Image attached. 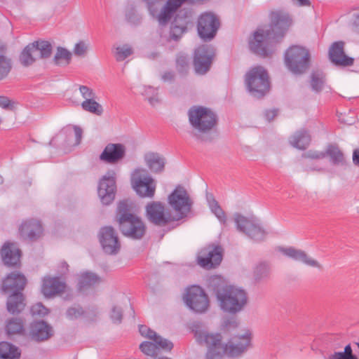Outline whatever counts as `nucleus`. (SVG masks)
Returning a JSON list of instances; mask_svg holds the SVG:
<instances>
[{
    "label": "nucleus",
    "instance_id": "obj_36",
    "mask_svg": "<svg viewBox=\"0 0 359 359\" xmlns=\"http://www.w3.org/2000/svg\"><path fill=\"white\" fill-rule=\"evenodd\" d=\"M72 53L67 48L58 46L53 57V62L56 65H67L72 60Z\"/></svg>",
    "mask_w": 359,
    "mask_h": 359
},
{
    "label": "nucleus",
    "instance_id": "obj_58",
    "mask_svg": "<svg viewBox=\"0 0 359 359\" xmlns=\"http://www.w3.org/2000/svg\"><path fill=\"white\" fill-rule=\"evenodd\" d=\"M158 93V89L154 88L152 86H146L144 87V90L142 91V95L145 96L146 99L148 100L149 97L154 95Z\"/></svg>",
    "mask_w": 359,
    "mask_h": 359
},
{
    "label": "nucleus",
    "instance_id": "obj_17",
    "mask_svg": "<svg viewBox=\"0 0 359 359\" xmlns=\"http://www.w3.org/2000/svg\"><path fill=\"white\" fill-rule=\"evenodd\" d=\"M223 249L219 245H209L203 248L198 257V264L205 269H215L222 260Z\"/></svg>",
    "mask_w": 359,
    "mask_h": 359
},
{
    "label": "nucleus",
    "instance_id": "obj_31",
    "mask_svg": "<svg viewBox=\"0 0 359 359\" xmlns=\"http://www.w3.org/2000/svg\"><path fill=\"white\" fill-rule=\"evenodd\" d=\"M325 156L330 157V161L334 165H346V159L343 152L336 144H330L327 147Z\"/></svg>",
    "mask_w": 359,
    "mask_h": 359
},
{
    "label": "nucleus",
    "instance_id": "obj_34",
    "mask_svg": "<svg viewBox=\"0 0 359 359\" xmlns=\"http://www.w3.org/2000/svg\"><path fill=\"white\" fill-rule=\"evenodd\" d=\"M35 46L39 59H47L50 57L53 52L52 44L45 40H37L32 42Z\"/></svg>",
    "mask_w": 359,
    "mask_h": 359
},
{
    "label": "nucleus",
    "instance_id": "obj_57",
    "mask_svg": "<svg viewBox=\"0 0 359 359\" xmlns=\"http://www.w3.org/2000/svg\"><path fill=\"white\" fill-rule=\"evenodd\" d=\"M330 359H358L356 355H346L342 352H334L330 356Z\"/></svg>",
    "mask_w": 359,
    "mask_h": 359
},
{
    "label": "nucleus",
    "instance_id": "obj_6",
    "mask_svg": "<svg viewBox=\"0 0 359 359\" xmlns=\"http://www.w3.org/2000/svg\"><path fill=\"white\" fill-rule=\"evenodd\" d=\"M26 283L25 276L19 272H12L4 280L3 290L5 292H12L6 302L7 311L12 315L20 313L25 307V297L22 291Z\"/></svg>",
    "mask_w": 359,
    "mask_h": 359
},
{
    "label": "nucleus",
    "instance_id": "obj_51",
    "mask_svg": "<svg viewBox=\"0 0 359 359\" xmlns=\"http://www.w3.org/2000/svg\"><path fill=\"white\" fill-rule=\"evenodd\" d=\"M79 91L85 100L95 99L96 95L93 90L87 86H80Z\"/></svg>",
    "mask_w": 359,
    "mask_h": 359
},
{
    "label": "nucleus",
    "instance_id": "obj_46",
    "mask_svg": "<svg viewBox=\"0 0 359 359\" xmlns=\"http://www.w3.org/2000/svg\"><path fill=\"white\" fill-rule=\"evenodd\" d=\"M174 13L175 11L165 4L158 15V20L159 22L162 25L167 24L171 20Z\"/></svg>",
    "mask_w": 359,
    "mask_h": 359
},
{
    "label": "nucleus",
    "instance_id": "obj_23",
    "mask_svg": "<svg viewBox=\"0 0 359 359\" xmlns=\"http://www.w3.org/2000/svg\"><path fill=\"white\" fill-rule=\"evenodd\" d=\"M19 233L23 238L34 241L41 236L43 227L39 221L30 219L22 223Z\"/></svg>",
    "mask_w": 359,
    "mask_h": 359
},
{
    "label": "nucleus",
    "instance_id": "obj_62",
    "mask_svg": "<svg viewBox=\"0 0 359 359\" xmlns=\"http://www.w3.org/2000/svg\"><path fill=\"white\" fill-rule=\"evenodd\" d=\"M278 114V110L273 109V110H267L265 112V117L266 119L269 121H272Z\"/></svg>",
    "mask_w": 359,
    "mask_h": 359
},
{
    "label": "nucleus",
    "instance_id": "obj_2",
    "mask_svg": "<svg viewBox=\"0 0 359 359\" xmlns=\"http://www.w3.org/2000/svg\"><path fill=\"white\" fill-rule=\"evenodd\" d=\"M208 289L215 295L222 311L236 314L243 309L248 302L246 292L241 288L228 285L219 276H214L208 280Z\"/></svg>",
    "mask_w": 359,
    "mask_h": 359
},
{
    "label": "nucleus",
    "instance_id": "obj_28",
    "mask_svg": "<svg viewBox=\"0 0 359 359\" xmlns=\"http://www.w3.org/2000/svg\"><path fill=\"white\" fill-rule=\"evenodd\" d=\"M21 354L20 348L12 343L0 342V359H20Z\"/></svg>",
    "mask_w": 359,
    "mask_h": 359
},
{
    "label": "nucleus",
    "instance_id": "obj_63",
    "mask_svg": "<svg viewBox=\"0 0 359 359\" xmlns=\"http://www.w3.org/2000/svg\"><path fill=\"white\" fill-rule=\"evenodd\" d=\"M147 100H148V102H149V104L151 106H153V107L156 106L157 104H158L160 103V99L158 97V93H157L154 95H152L151 97H149Z\"/></svg>",
    "mask_w": 359,
    "mask_h": 359
},
{
    "label": "nucleus",
    "instance_id": "obj_13",
    "mask_svg": "<svg viewBox=\"0 0 359 359\" xmlns=\"http://www.w3.org/2000/svg\"><path fill=\"white\" fill-rule=\"evenodd\" d=\"M216 53L215 48L210 44L198 46L194 50L193 65L197 74H206L211 67Z\"/></svg>",
    "mask_w": 359,
    "mask_h": 359
},
{
    "label": "nucleus",
    "instance_id": "obj_48",
    "mask_svg": "<svg viewBox=\"0 0 359 359\" xmlns=\"http://www.w3.org/2000/svg\"><path fill=\"white\" fill-rule=\"evenodd\" d=\"M156 342L158 351L160 349L170 351L173 348V344L166 338H149Z\"/></svg>",
    "mask_w": 359,
    "mask_h": 359
},
{
    "label": "nucleus",
    "instance_id": "obj_16",
    "mask_svg": "<svg viewBox=\"0 0 359 359\" xmlns=\"http://www.w3.org/2000/svg\"><path fill=\"white\" fill-rule=\"evenodd\" d=\"M116 172L109 170L100 180L97 194L103 205H108L111 204L115 198L116 192Z\"/></svg>",
    "mask_w": 359,
    "mask_h": 359
},
{
    "label": "nucleus",
    "instance_id": "obj_43",
    "mask_svg": "<svg viewBox=\"0 0 359 359\" xmlns=\"http://www.w3.org/2000/svg\"><path fill=\"white\" fill-rule=\"evenodd\" d=\"M172 23L187 31L189 26L192 25V20L191 16L184 13L183 15L177 14Z\"/></svg>",
    "mask_w": 359,
    "mask_h": 359
},
{
    "label": "nucleus",
    "instance_id": "obj_49",
    "mask_svg": "<svg viewBox=\"0 0 359 359\" xmlns=\"http://www.w3.org/2000/svg\"><path fill=\"white\" fill-rule=\"evenodd\" d=\"M110 319L114 324H120L122 322L123 311L121 307L114 306L110 312Z\"/></svg>",
    "mask_w": 359,
    "mask_h": 359
},
{
    "label": "nucleus",
    "instance_id": "obj_40",
    "mask_svg": "<svg viewBox=\"0 0 359 359\" xmlns=\"http://www.w3.org/2000/svg\"><path fill=\"white\" fill-rule=\"evenodd\" d=\"M239 323L235 317H224L220 324V331L223 334H229L238 327Z\"/></svg>",
    "mask_w": 359,
    "mask_h": 359
},
{
    "label": "nucleus",
    "instance_id": "obj_1",
    "mask_svg": "<svg viewBox=\"0 0 359 359\" xmlns=\"http://www.w3.org/2000/svg\"><path fill=\"white\" fill-rule=\"evenodd\" d=\"M271 23L266 29L257 28L253 38L249 41L250 50L262 57L272 54L273 43L281 40L292 24L290 15L282 11H274L270 15Z\"/></svg>",
    "mask_w": 359,
    "mask_h": 359
},
{
    "label": "nucleus",
    "instance_id": "obj_50",
    "mask_svg": "<svg viewBox=\"0 0 359 359\" xmlns=\"http://www.w3.org/2000/svg\"><path fill=\"white\" fill-rule=\"evenodd\" d=\"M185 32H187L186 30L172 23L170 31V38L174 41H178Z\"/></svg>",
    "mask_w": 359,
    "mask_h": 359
},
{
    "label": "nucleus",
    "instance_id": "obj_3",
    "mask_svg": "<svg viewBox=\"0 0 359 359\" xmlns=\"http://www.w3.org/2000/svg\"><path fill=\"white\" fill-rule=\"evenodd\" d=\"M187 116L192 129L191 136L200 142H212L215 139L212 131L218 123L217 114L210 108L193 106L188 110Z\"/></svg>",
    "mask_w": 359,
    "mask_h": 359
},
{
    "label": "nucleus",
    "instance_id": "obj_30",
    "mask_svg": "<svg viewBox=\"0 0 359 359\" xmlns=\"http://www.w3.org/2000/svg\"><path fill=\"white\" fill-rule=\"evenodd\" d=\"M310 142L311 137L306 130L297 131L290 139L291 145L300 150L306 149Z\"/></svg>",
    "mask_w": 359,
    "mask_h": 359
},
{
    "label": "nucleus",
    "instance_id": "obj_47",
    "mask_svg": "<svg viewBox=\"0 0 359 359\" xmlns=\"http://www.w3.org/2000/svg\"><path fill=\"white\" fill-rule=\"evenodd\" d=\"M30 311L33 316L43 317L48 313V309L41 302L34 304Z\"/></svg>",
    "mask_w": 359,
    "mask_h": 359
},
{
    "label": "nucleus",
    "instance_id": "obj_20",
    "mask_svg": "<svg viewBox=\"0 0 359 359\" xmlns=\"http://www.w3.org/2000/svg\"><path fill=\"white\" fill-rule=\"evenodd\" d=\"M329 58L337 66L349 67L353 65L354 59L348 57L344 52V42H334L329 48Z\"/></svg>",
    "mask_w": 359,
    "mask_h": 359
},
{
    "label": "nucleus",
    "instance_id": "obj_10",
    "mask_svg": "<svg viewBox=\"0 0 359 359\" xmlns=\"http://www.w3.org/2000/svg\"><path fill=\"white\" fill-rule=\"evenodd\" d=\"M233 217L238 231L245 233L255 241L259 242L265 239L268 233L256 217H247L240 213L234 214Z\"/></svg>",
    "mask_w": 359,
    "mask_h": 359
},
{
    "label": "nucleus",
    "instance_id": "obj_54",
    "mask_svg": "<svg viewBox=\"0 0 359 359\" xmlns=\"http://www.w3.org/2000/svg\"><path fill=\"white\" fill-rule=\"evenodd\" d=\"M87 46L83 41L76 43L74 48V53L77 56H83L86 52Z\"/></svg>",
    "mask_w": 359,
    "mask_h": 359
},
{
    "label": "nucleus",
    "instance_id": "obj_32",
    "mask_svg": "<svg viewBox=\"0 0 359 359\" xmlns=\"http://www.w3.org/2000/svg\"><path fill=\"white\" fill-rule=\"evenodd\" d=\"M5 331L8 335L24 334L25 327L21 318H11L6 320Z\"/></svg>",
    "mask_w": 359,
    "mask_h": 359
},
{
    "label": "nucleus",
    "instance_id": "obj_38",
    "mask_svg": "<svg viewBox=\"0 0 359 359\" xmlns=\"http://www.w3.org/2000/svg\"><path fill=\"white\" fill-rule=\"evenodd\" d=\"M207 199L212 213H214L221 223L225 224L226 220V214L218 202L212 196H208Z\"/></svg>",
    "mask_w": 359,
    "mask_h": 359
},
{
    "label": "nucleus",
    "instance_id": "obj_14",
    "mask_svg": "<svg viewBox=\"0 0 359 359\" xmlns=\"http://www.w3.org/2000/svg\"><path fill=\"white\" fill-rule=\"evenodd\" d=\"M220 27L217 16L212 12L201 13L197 20V32L203 41H210L216 36Z\"/></svg>",
    "mask_w": 359,
    "mask_h": 359
},
{
    "label": "nucleus",
    "instance_id": "obj_22",
    "mask_svg": "<svg viewBox=\"0 0 359 359\" xmlns=\"http://www.w3.org/2000/svg\"><path fill=\"white\" fill-rule=\"evenodd\" d=\"M66 283L59 277H45L41 285V293L46 298L54 297L65 291Z\"/></svg>",
    "mask_w": 359,
    "mask_h": 359
},
{
    "label": "nucleus",
    "instance_id": "obj_53",
    "mask_svg": "<svg viewBox=\"0 0 359 359\" xmlns=\"http://www.w3.org/2000/svg\"><path fill=\"white\" fill-rule=\"evenodd\" d=\"M14 102H12L8 97L0 96V107L6 110H13Z\"/></svg>",
    "mask_w": 359,
    "mask_h": 359
},
{
    "label": "nucleus",
    "instance_id": "obj_33",
    "mask_svg": "<svg viewBox=\"0 0 359 359\" xmlns=\"http://www.w3.org/2000/svg\"><path fill=\"white\" fill-rule=\"evenodd\" d=\"M186 327L194 337H221V333L209 334L205 325L200 321H193L187 323Z\"/></svg>",
    "mask_w": 359,
    "mask_h": 359
},
{
    "label": "nucleus",
    "instance_id": "obj_15",
    "mask_svg": "<svg viewBox=\"0 0 359 359\" xmlns=\"http://www.w3.org/2000/svg\"><path fill=\"white\" fill-rule=\"evenodd\" d=\"M184 299L187 306L196 313H204L209 307L208 297L200 286L193 285L189 287Z\"/></svg>",
    "mask_w": 359,
    "mask_h": 359
},
{
    "label": "nucleus",
    "instance_id": "obj_60",
    "mask_svg": "<svg viewBox=\"0 0 359 359\" xmlns=\"http://www.w3.org/2000/svg\"><path fill=\"white\" fill-rule=\"evenodd\" d=\"M142 1L147 4L148 10L150 11L151 13L153 14L154 12L156 11L155 5L158 3V0H142Z\"/></svg>",
    "mask_w": 359,
    "mask_h": 359
},
{
    "label": "nucleus",
    "instance_id": "obj_45",
    "mask_svg": "<svg viewBox=\"0 0 359 359\" xmlns=\"http://www.w3.org/2000/svg\"><path fill=\"white\" fill-rule=\"evenodd\" d=\"M140 348L142 353L147 355H154L157 353V344L156 342L153 341H144L140 345Z\"/></svg>",
    "mask_w": 359,
    "mask_h": 359
},
{
    "label": "nucleus",
    "instance_id": "obj_26",
    "mask_svg": "<svg viewBox=\"0 0 359 359\" xmlns=\"http://www.w3.org/2000/svg\"><path fill=\"white\" fill-rule=\"evenodd\" d=\"M30 337H53V327L43 320L32 322L29 325Z\"/></svg>",
    "mask_w": 359,
    "mask_h": 359
},
{
    "label": "nucleus",
    "instance_id": "obj_59",
    "mask_svg": "<svg viewBox=\"0 0 359 359\" xmlns=\"http://www.w3.org/2000/svg\"><path fill=\"white\" fill-rule=\"evenodd\" d=\"M74 130L76 137V144H79L82 138V129L79 126H74Z\"/></svg>",
    "mask_w": 359,
    "mask_h": 359
},
{
    "label": "nucleus",
    "instance_id": "obj_39",
    "mask_svg": "<svg viewBox=\"0 0 359 359\" xmlns=\"http://www.w3.org/2000/svg\"><path fill=\"white\" fill-rule=\"evenodd\" d=\"M271 274V267L266 262H261L257 265L254 271V276L257 281L266 280Z\"/></svg>",
    "mask_w": 359,
    "mask_h": 359
},
{
    "label": "nucleus",
    "instance_id": "obj_44",
    "mask_svg": "<svg viewBox=\"0 0 359 359\" xmlns=\"http://www.w3.org/2000/svg\"><path fill=\"white\" fill-rule=\"evenodd\" d=\"M133 53L132 48L125 44L123 46H118L116 48L115 57L118 62H121L126 59L128 57Z\"/></svg>",
    "mask_w": 359,
    "mask_h": 359
},
{
    "label": "nucleus",
    "instance_id": "obj_11",
    "mask_svg": "<svg viewBox=\"0 0 359 359\" xmlns=\"http://www.w3.org/2000/svg\"><path fill=\"white\" fill-rule=\"evenodd\" d=\"M131 184L136 193L142 198H154L156 189L155 180L144 169H137L131 177Z\"/></svg>",
    "mask_w": 359,
    "mask_h": 359
},
{
    "label": "nucleus",
    "instance_id": "obj_18",
    "mask_svg": "<svg viewBox=\"0 0 359 359\" xmlns=\"http://www.w3.org/2000/svg\"><path fill=\"white\" fill-rule=\"evenodd\" d=\"M99 241L103 251L108 255H116L121 243L116 230L111 226L102 227L99 232Z\"/></svg>",
    "mask_w": 359,
    "mask_h": 359
},
{
    "label": "nucleus",
    "instance_id": "obj_4",
    "mask_svg": "<svg viewBox=\"0 0 359 359\" xmlns=\"http://www.w3.org/2000/svg\"><path fill=\"white\" fill-rule=\"evenodd\" d=\"M198 344L203 342L208 346L205 359H222L224 355L229 358L241 356L251 346V338H238L236 342L224 344L222 338H197Z\"/></svg>",
    "mask_w": 359,
    "mask_h": 359
},
{
    "label": "nucleus",
    "instance_id": "obj_8",
    "mask_svg": "<svg viewBox=\"0 0 359 359\" xmlns=\"http://www.w3.org/2000/svg\"><path fill=\"white\" fill-rule=\"evenodd\" d=\"M168 203L176 213L173 216L175 220L179 221L187 217L191 212L194 202L186 189L179 184L168 195Z\"/></svg>",
    "mask_w": 359,
    "mask_h": 359
},
{
    "label": "nucleus",
    "instance_id": "obj_25",
    "mask_svg": "<svg viewBox=\"0 0 359 359\" xmlns=\"http://www.w3.org/2000/svg\"><path fill=\"white\" fill-rule=\"evenodd\" d=\"M144 158L152 172L161 173L164 170L165 159L158 153L149 152L144 155Z\"/></svg>",
    "mask_w": 359,
    "mask_h": 359
},
{
    "label": "nucleus",
    "instance_id": "obj_29",
    "mask_svg": "<svg viewBox=\"0 0 359 359\" xmlns=\"http://www.w3.org/2000/svg\"><path fill=\"white\" fill-rule=\"evenodd\" d=\"M101 282V278L95 273L85 271L81 273L78 280L79 290L90 288Z\"/></svg>",
    "mask_w": 359,
    "mask_h": 359
},
{
    "label": "nucleus",
    "instance_id": "obj_64",
    "mask_svg": "<svg viewBox=\"0 0 359 359\" xmlns=\"http://www.w3.org/2000/svg\"><path fill=\"white\" fill-rule=\"evenodd\" d=\"M126 16L127 20L130 22L135 23L138 20V19H137V16L135 15V13L133 12V11H131L129 13H126Z\"/></svg>",
    "mask_w": 359,
    "mask_h": 359
},
{
    "label": "nucleus",
    "instance_id": "obj_37",
    "mask_svg": "<svg viewBox=\"0 0 359 359\" xmlns=\"http://www.w3.org/2000/svg\"><path fill=\"white\" fill-rule=\"evenodd\" d=\"M175 67L178 73L182 76L188 74L189 70V57L187 54L180 53L176 56Z\"/></svg>",
    "mask_w": 359,
    "mask_h": 359
},
{
    "label": "nucleus",
    "instance_id": "obj_9",
    "mask_svg": "<svg viewBox=\"0 0 359 359\" xmlns=\"http://www.w3.org/2000/svg\"><path fill=\"white\" fill-rule=\"evenodd\" d=\"M285 62L287 68L294 74H303L309 67V51L299 46H292L285 53Z\"/></svg>",
    "mask_w": 359,
    "mask_h": 359
},
{
    "label": "nucleus",
    "instance_id": "obj_12",
    "mask_svg": "<svg viewBox=\"0 0 359 359\" xmlns=\"http://www.w3.org/2000/svg\"><path fill=\"white\" fill-rule=\"evenodd\" d=\"M145 217L149 223L160 227L175 221L170 212L165 211L164 203L155 201L145 205Z\"/></svg>",
    "mask_w": 359,
    "mask_h": 359
},
{
    "label": "nucleus",
    "instance_id": "obj_42",
    "mask_svg": "<svg viewBox=\"0 0 359 359\" xmlns=\"http://www.w3.org/2000/svg\"><path fill=\"white\" fill-rule=\"evenodd\" d=\"M81 107L84 111L97 116H101L104 111L102 105L96 102L95 99L84 100L81 103Z\"/></svg>",
    "mask_w": 359,
    "mask_h": 359
},
{
    "label": "nucleus",
    "instance_id": "obj_56",
    "mask_svg": "<svg viewBox=\"0 0 359 359\" xmlns=\"http://www.w3.org/2000/svg\"><path fill=\"white\" fill-rule=\"evenodd\" d=\"M83 314V309L81 307H78V308L72 307V308H69L67 311V316L69 318H76L82 316Z\"/></svg>",
    "mask_w": 359,
    "mask_h": 359
},
{
    "label": "nucleus",
    "instance_id": "obj_7",
    "mask_svg": "<svg viewBox=\"0 0 359 359\" xmlns=\"http://www.w3.org/2000/svg\"><path fill=\"white\" fill-rule=\"evenodd\" d=\"M245 84L249 93L254 97L262 98L270 89L269 76L260 65L250 68L245 75Z\"/></svg>",
    "mask_w": 359,
    "mask_h": 359
},
{
    "label": "nucleus",
    "instance_id": "obj_5",
    "mask_svg": "<svg viewBox=\"0 0 359 359\" xmlns=\"http://www.w3.org/2000/svg\"><path fill=\"white\" fill-rule=\"evenodd\" d=\"M116 221L121 233L131 239H141L146 233V226L142 219L134 214L128 201L123 200L118 203Z\"/></svg>",
    "mask_w": 359,
    "mask_h": 359
},
{
    "label": "nucleus",
    "instance_id": "obj_52",
    "mask_svg": "<svg viewBox=\"0 0 359 359\" xmlns=\"http://www.w3.org/2000/svg\"><path fill=\"white\" fill-rule=\"evenodd\" d=\"M139 332L142 337H161L155 331L144 325H139Z\"/></svg>",
    "mask_w": 359,
    "mask_h": 359
},
{
    "label": "nucleus",
    "instance_id": "obj_41",
    "mask_svg": "<svg viewBox=\"0 0 359 359\" xmlns=\"http://www.w3.org/2000/svg\"><path fill=\"white\" fill-rule=\"evenodd\" d=\"M311 86L313 91L320 92L323 88L325 79L322 72H313L311 75Z\"/></svg>",
    "mask_w": 359,
    "mask_h": 359
},
{
    "label": "nucleus",
    "instance_id": "obj_61",
    "mask_svg": "<svg viewBox=\"0 0 359 359\" xmlns=\"http://www.w3.org/2000/svg\"><path fill=\"white\" fill-rule=\"evenodd\" d=\"M353 30L359 34V12L354 15L353 22L352 23Z\"/></svg>",
    "mask_w": 359,
    "mask_h": 359
},
{
    "label": "nucleus",
    "instance_id": "obj_21",
    "mask_svg": "<svg viewBox=\"0 0 359 359\" xmlns=\"http://www.w3.org/2000/svg\"><path fill=\"white\" fill-rule=\"evenodd\" d=\"M126 148L121 143H109L100 155L103 162L114 164L121 161L126 156Z\"/></svg>",
    "mask_w": 359,
    "mask_h": 359
},
{
    "label": "nucleus",
    "instance_id": "obj_27",
    "mask_svg": "<svg viewBox=\"0 0 359 359\" xmlns=\"http://www.w3.org/2000/svg\"><path fill=\"white\" fill-rule=\"evenodd\" d=\"M35 46L32 43L27 44L19 56L20 64L23 67H29L32 65L37 60H39L38 53L36 51Z\"/></svg>",
    "mask_w": 359,
    "mask_h": 359
},
{
    "label": "nucleus",
    "instance_id": "obj_35",
    "mask_svg": "<svg viewBox=\"0 0 359 359\" xmlns=\"http://www.w3.org/2000/svg\"><path fill=\"white\" fill-rule=\"evenodd\" d=\"M6 46L0 45V80L6 78L12 68L11 60L4 55Z\"/></svg>",
    "mask_w": 359,
    "mask_h": 359
},
{
    "label": "nucleus",
    "instance_id": "obj_55",
    "mask_svg": "<svg viewBox=\"0 0 359 359\" xmlns=\"http://www.w3.org/2000/svg\"><path fill=\"white\" fill-rule=\"evenodd\" d=\"M192 2V0H168L166 5L175 12L185 2Z\"/></svg>",
    "mask_w": 359,
    "mask_h": 359
},
{
    "label": "nucleus",
    "instance_id": "obj_24",
    "mask_svg": "<svg viewBox=\"0 0 359 359\" xmlns=\"http://www.w3.org/2000/svg\"><path fill=\"white\" fill-rule=\"evenodd\" d=\"M280 251L285 256L292 259L297 262H301L303 264L316 267L321 268V265L315 259H313L308 255L302 250H298L292 247L290 248H280Z\"/></svg>",
    "mask_w": 359,
    "mask_h": 359
},
{
    "label": "nucleus",
    "instance_id": "obj_19",
    "mask_svg": "<svg viewBox=\"0 0 359 359\" xmlns=\"http://www.w3.org/2000/svg\"><path fill=\"white\" fill-rule=\"evenodd\" d=\"M0 255L5 266L13 268L20 267L22 252L15 243L6 242L0 250Z\"/></svg>",
    "mask_w": 359,
    "mask_h": 359
}]
</instances>
